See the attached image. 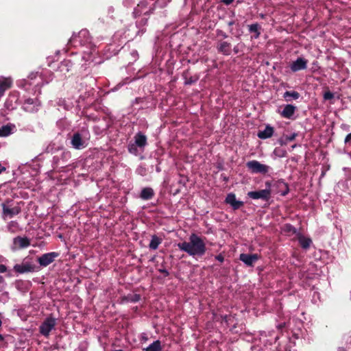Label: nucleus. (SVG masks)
<instances>
[{
  "mask_svg": "<svg viewBox=\"0 0 351 351\" xmlns=\"http://www.w3.org/2000/svg\"><path fill=\"white\" fill-rule=\"evenodd\" d=\"M338 351H346V349H344L343 348H339L338 349Z\"/></svg>",
  "mask_w": 351,
  "mask_h": 351,
  "instance_id": "0e129e2a",
  "label": "nucleus"
},
{
  "mask_svg": "<svg viewBox=\"0 0 351 351\" xmlns=\"http://www.w3.org/2000/svg\"><path fill=\"white\" fill-rule=\"evenodd\" d=\"M284 99L289 102L293 100H297L300 97V95L298 92L292 90V91H285L283 94Z\"/></svg>",
  "mask_w": 351,
  "mask_h": 351,
  "instance_id": "cd10ccee",
  "label": "nucleus"
},
{
  "mask_svg": "<svg viewBox=\"0 0 351 351\" xmlns=\"http://www.w3.org/2000/svg\"><path fill=\"white\" fill-rule=\"evenodd\" d=\"M285 326V323H283V324H278V325L277 326V327H278L279 329H281V328H282Z\"/></svg>",
  "mask_w": 351,
  "mask_h": 351,
  "instance_id": "13d9d810",
  "label": "nucleus"
},
{
  "mask_svg": "<svg viewBox=\"0 0 351 351\" xmlns=\"http://www.w3.org/2000/svg\"><path fill=\"white\" fill-rule=\"evenodd\" d=\"M107 125H105L102 127H100L99 125H95L93 130L96 134L99 135L101 134L107 129Z\"/></svg>",
  "mask_w": 351,
  "mask_h": 351,
  "instance_id": "58836bf2",
  "label": "nucleus"
},
{
  "mask_svg": "<svg viewBox=\"0 0 351 351\" xmlns=\"http://www.w3.org/2000/svg\"><path fill=\"white\" fill-rule=\"evenodd\" d=\"M249 32L250 33L254 34L252 38H253L254 39L258 38V37L261 35L259 25L258 23H254V24L249 25Z\"/></svg>",
  "mask_w": 351,
  "mask_h": 351,
  "instance_id": "72a5a7b5",
  "label": "nucleus"
},
{
  "mask_svg": "<svg viewBox=\"0 0 351 351\" xmlns=\"http://www.w3.org/2000/svg\"><path fill=\"white\" fill-rule=\"evenodd\" d=\"M162 349L160 340H156L147 347L143 348V351H161Z\"/></svg>",
  "mask_w": 351,
  "mask_h": 351,
  "instance_id": "7c9ffc66",
  "label": "nucleus"
},
{
  "mask_svg": "<svg viewBox=\"0 0 351 351\" xmlns=\"http://www.w3.org/2000/svg\"><path fill=\"white\" fill-rule=\"evenodd\" d=\"M222 1L226 5H230L234 1V0H222Z\"/></svg>",
  "mask_w": 351,
  "mask_h": 351,
  "instance_id": "6e6d98bb",
  "label": "nucleus"
},
{
  "mask_svg": "<svg viewBox=\"0 0 351 351\" xmlns=\"http://www.w3.org/2000/svg\"><path fill=\"white\" fill-rule=\"evenodd\" d=\"M123 4L125 6V7H130L133 5V1L132 0H123Z\"/></svg>",
  "mask_w": 351,
  "mask_h": 351,
  "instance_id": "de8ad7c7",
  "label": "nucleus"
},
{
  "mask_svg": "<svg viewBox=\"0 0 351 351\" xmlns=\"http://www.w3.org/2000/svg\"><path fill=\"white\" fill-rule=\"evenodd\" d=\"M154 195V190L150 187H145L141 190L140 197L143 200L151 199Z\"/></svg>",
  "mask_w": 351,
  "mask_h": 351,
  "instance_id": "bb28decb",
  "label": "nucleus"
},
{
  "mask_svg": "<svg viewBox=\"0 0 351 351\" xmlns=\"http://www.w3.org/2000/svg\"><path fill=\"white\" fill-rule=\"evenodd\" d=\"M298 239L300 246L304 250L309 248L312 243L311 239L304 237L301 232L298 235Z\"/></svg>",
  "mask_w": 351,
  "mask_h": 351,
  "instance_id": "393cba45",
  "label": "nucleus"
},
{
  "mask_svg": "<svg viewBox=\"0 0 351 351\" xmlns=\"http://www.w3.org/2000/svg\"><path fill=\"white\" fill-rule=\"evenodd\" d=\"M13 83V80L11 77L0 76V94L3 97L5 90L9 89Z\"/></svg>",
  "mask_w": 351,
  "mask_h": 351,
  "instance_id": "a211bd4d",
  "label": "nucleus"
},
{
  "mask_svg": "<svg viewBox=\"0 0 351 351\" xmlns=\"http://www.w3.org/2000/svg\"><path fill=\"white\" fill-rule=\"evenodd\" d=\"M68 44L75 48L86 49L82 51V58L86 62L93 61V56L96 53V49L92 43V38L87 29H82L77 34H73Z\"/></svg>",
  "mask_w": 351,
  "mask_h": 351,
  "instance_id": "f03ea898",
  "label": "nucleus"
},
{
  "mask_svg": "<svg viewBox=\"0 0 351 351\" xmlns=\"http://www.w3.org/2000/svg\"><path fill=\"white\" fill-rule=\"evenodd\" d=\"M82 98V99H84V97H82V95H80L78 97V99L73 98L72 99H68L67 100L65 99H60L58 101V105L60 106H62L64 109L65 110H71L73 107L76 106L77 108H80V99Z\"/></svg>",
  "mask_w": 351,
  "mask_h": 351,
  "instance_id": "9b49d317",
  "label": "nucleus"
},
{
  "mask_svg": "<svg viewBox=\"0 0 351 351\" xmlns=\"http://www.w3.org/2000/svg\"><path fill=\"white\" fill-rule=\"evenodd\" d=\"M308 61L304 58H298L290 65V69L293 72H298L307 68Z\"/></svg>",
  "mask_w": 351,
  "mask_h": 351,
  "instance_id": "2eb2a0df",
  "label": "nucleus"
},
{
  "mask_svg": "<svg viewBox=\"0 0 351 351\" xmlns=\"http://www.w3.org/2000/svg\"><path fill=\"white\" fill-rule=\"evenodd\" d=\"M234 24V21H229V22L228 23V25L229 26H232V25H233Z\"/></svg>",
  "mask_w": 351,
  "mask_h": 351,
  "instance_id": "052dcab7",
  "label": "nucleus"
},
{
  "mask_svg": "<svg viewBox=\"0 0 351 351\" xmlns=\"http://www.w3.org/2000/svg\"><path fill=\"white\" fill-rule=\"evenodd\" d=\"M278 336L275 337H274V341L276 342V341L278 340Z\"/></svg>",
  "mask_w": 351,
  "mask_h": 351,
  "instance_id": "338daca9",
  "label": "nucleus"
},
{
  "mask_svg": "<svg viewBox=\"0 0 351 351\" xmlns=\"http://www.w3.org/2000/svg\"><path fill=\"white\" fill-rule=\"evenodd\" d=\"M7 271V267L5 265H0V273H4Z\"/></svg>",
  "mask_w": 351,
  "mask_h": 351,
  "instance_id": "603ef678",
  "label": "nucleus"
},
{
  "mask_svg": "<svg viewBox=\"0 0 351 351\" xmlns=\"http://www.w3.org/2000/svg\"><path fill=\"white\" fill-rule=\"evenodd\" d=\"M3 207V217L12 218L15 215H19L21 213V208L19 206H14L13 208H9L4 204H2Z\"/></svg>",
  "mask_w": 351,
  "mask_h": 351,
  "instance_id": "6ab92c4d",
  "label": "nucleus"
},
{
  "mask_svg": "<svg viewBox=\"0 0 351 351\" xmlns=\"http://www.w3.org/2000/svg\"><path fill=\"white\" fill-rule=\"evenodd\" d=\"M40 106V102L37 98H26L22 105V108L30 113H34L38 111Z\"/></svg>",
  "mask_w": 351,
  "mask_h": 351,
  "instance_id": "6e6552de",
  "label": "nucleus"
},
{
  "mask_svg": "<svg viewBox=\"0 0 351 351\" xmlns=\"http://www.w3.org/2000/svg\"><path fill=\"white\" fill-rule=\"evenodd\" d=\"M7 228H8V231H10V232H12V233L16 232L20 230L19 224L16 221H10L8 224Z\"/></svg>",
  "mask_w": 351,
  "mask_h": 351,
  "instance_id": "e433bc0d",
  "label": "nucleus"
},
{
  "mask_svg": "<svg viewBox=\"0 0 351 351\" xmlns=\"http://www.w3.org/2000/svg\"><path fill=\"white\" fill-rule=\"evenodd\" d=\"M131 55L134 59L137 58V57L138 56V52L136 50L132 51L131 52Z\"/></svg>",
  "mask_w": 351,
  "mask_h": 351,
  "instance_id": "5fc2aeb1",
  "label": "nucleus"
},
{
  "mask_svg": "<svg viewBox=\"0 0 351 351\" xmlns=\"http://www.w3.org/2000/svg\"><path fill=\"white\" fill-rule=\"evenodd\" d=\"M179 182H180V183H182V184H183V185H184V184H185V182H182V180H180V181H179Z\"/></svg>",
  "mask_w": 351,
  "mask_h": 351,
  "instance_id": "774afa93",
  "label": "nucleus"
},
{
  "mask_svg": "<svg viewBox=\"0 0 351 351\" xmlns=\"http://www.w3.org/2000/svg\"><path fill=\"white\" fill-rule=\"evenodd\" d=\"M246 167L252 173L266 174L271 169L269 166L262 164L256 160L247 162Z\"/></svg>",
  "mask_w": 351,
  "mask_h": 351,
  "instance_id": "0eeeda50",
  "label": "nucleus"
},
{
  "mask_svg": "<svg viewBox=\"0 0 351 351\" xmlns=\"http://www.w3.org/2000/svg\"><path fill=\"white\" fill-rule=\"evenodd\" d=\"M23 285V282L21 280H17L15 282V287L18 290L22 289Z\"/></svg>",
  "mask_w": 351,
  "mask_h": 351,
  "instance_id": "49530a36",
  "label": "nucleus"
},
{
  "mask_svg": "<svg viewBox=\"0 0 351 351\" xmlns=\"http://www.w3.org/2000/svg\"><path fill=\"white\" fill-rule=\"evenodd\" d=\"M298 147V145L297 144H294L291 147V151L293 150V149H295V147Z\"/></svg>",
  "mask_w": 351,
  "mask_h": 351,
  "instance_id": "680f3d73",
  "label": "nucleus"
},
{
  "mask_svg": "<svg viewBox=\"0 0 351 351\" xmlns=\"http://www.w3.org/2000/svg\"><path fill=\"white\" fill-rule=\"evenodd\" d=\"M283 230L285 232L292 233L293 234H295L297 237L300 233V232L296 228H295L290 223L285 224L284 226Z\"/></svg>",
  "mask_w": 351,
  "mask_h": 351,
  "instance_id": "c9c22d12",
  "label": "nucleus"
},
{
  "mask_svg": "<svg viewBox=\"0 0 351 351\" xmlns=\"http://www.w3.org/2000/svg\"><path fill=\"white\" fill-rule=\"evenodd\" d=\"M162 239L158 237L157 235H152L151 237V240L149 244V247L151 250H156L158 248L159 245L161 244Z\"/></svg>",
  "mask_w": 351,
  "mask_h": 351,
  "instance_id": "c756f323",
  "label": "nucleus"
},
{
  "mask_svg": "<svg viewBox=\"0 0 351 351\" xmlns=\"http://www.w3.org/2000/svg\"><path fill=\"white\" fill-rule=\"evenodd\" d=\"M52 73L49 70L41 73H31L27 79H21L16 81L19 88L23 89L29 94L38 95L41 93V88L48 84L52 80Z\"/></svg>",
  "mask_w": 351,
  "mask_h": 351,
  "instance_id": "f257e3e1",
  "label": "nucleus"
},
{
  "mask_svg": "<svg viewBox=\"0 0 351 351\" xmlns=\"http://www.w3.org/2000/svg\"><path fill=\"white\" fill-rule=\"evenodd\" d=\"M140 298H141V297L139 295L135 294L133 295L132 298L131 299V302H136L139 301Z\"/></svg>",
  "mask_w": 351,
  "mask_h": 351,
  "instance_id": "09e8293b",
  "label": "nucleus"
},
{
  "mask_svg": "<svg viewBox=\"0 0 351 351\" xmlns=\"http://www.w3.org/2000/svg\"><path fill=\"white\" fill-rule=\"evenodd\" d=\"M30 245L29 239L26 237H16L13 239V250L26 248Z\"/></svg>",
  "mask_w": 351,
  "mask_h": 351,
  "instance_id": "4468645a",
  "label": "nucleus"
},
{
  "mask_svg": "<svg viewBox=\"0 0 351 351\" xmlns=\"http://www.w3.org/2000/svg\"><path fill=\"white\" fill-rule=\"evenodd\" d=\"M323 97L325 100H330L334 97V93L327 91L324 93Z\"/></svg>",
  "mask_w": 351,
  "mask_h": 351,
  "instance_id": "ea45409f",
  "label": "nucleus"
},
{
  "mask_svg": "<svg viewBox=\"0 0 351 351\" xmlns=\"http://www.w3.org/2000/svg\"><path fill=\"white\" fill-rule=\"evenodd\" d=\"M147 23V18H143L139 21H136V27L138 29V31L136 32V36H141L145 32V26Z\"/></svg>",
  "mask_w": 351,
  "mask_h": 351,
  "instance_id": "c85d7f7f",
  "label": "nucleus"
},
{
  "mask_svg": "<svg viewBox=\"0 0 351 351\" xmlns=\"http://www.w3.org/2000/svg\"><path fill=\"white\" fill-rule=\"evenodd\" d=\"M215 259L221 263H223L224 261V257L222 254H220L215 256Z\"/></svg>",
  "mask_w": 351,
  "mask_h": 351,
  "instance_id": "8fccbe9b",
  "label": "nucleus"
},
{
  "mask_svg": "<svg viewBox=\"0 0 351 351\" xmlns=\"http://www.w3.org/2000/svg\"><path fill=\"white\" fill-rule=\"evenodd\" d=\"M5 170V168L0 164V174Z\"/></svg>",
  "mask_w": 351,
  "mask_h": 351,
  "instance_id": "4d7b16f0",
  "label": "nucleus"
},
{
  "mask_svg": "<svg viewBox=\"0 0 351 351\" xmlns=\"http://www.w3.org/2000/svg\"><path fill=\"white\" fill-rule=\"evenodd\" d=\"M149 339L147 335L145 332H143L140 335V341L141 342H146Z\"/></svg>",
  "mask_w": 351,
  "mask_h": 351,
  "instance_id": "a19ab883",
  "label": "nucleus"
},
{
  "mask_svg": "<svg viewBox=\"0 0 351 351\" xmlns=\"http://www.w3.org/2000/svg\"><path fill=\"white\" fill-rule=\"evenodd\" d=\"M158 271L160 273L163 274L165 277H167L169 275V271L167 269H165V268L158 269Z\"/></svg>",
  "mask_w": 351,
  "mask_h": 351,
  "instance_id": "a18cd8bd",
  "label": "nucleus"
},
{
  "mask_svg": "<svg viewBox=\"0 0 351 351\" xmlns=\"http://www.w3.org/2000/svg\"><path fill=\"white\" fill-rule=\"evenodd\" d=\"M73 64L74 62L73 60L70 59H65L60 62L58 66V71L65 75L70 71Z\"/></svg>",
  "mask_w": 351,
  "mask_h": 351,
  "instance_id": "5701e85b",
  "label": "nucleus"
},
{
  "mask_svg": "<svg viewBox=\"0 0 351 351\" xmlns=\"http://www.w3.org/2000/svg\"><path fill=\"white\" fill-rule=\"evenodd\" d=\"M182 77L184 80V84L186 86L191 85L197 82L199 80V75H195L193 76H189L188 72H184L182 75Z\"/></svg>",
  "mask_w": 351,
  "mask_h": 351,
  "instance_id": "2f4dec72",
  "label": "nucleus"
},
{
  "mask_svg": "<svg viewBox=\"0 0 351 351\" xmlns=\"http://www.w3.org/2000/svg\"><path fill=\"white\" fill-rule=\"evenodd\" d=\"M233 51L235 53H238V52H239L238 47L237 46L234 47L233 49Z\"/></svg>",
  "mask_w": 351,
  "mask_h": 351,
  "instance_id": "bf43d9fd",
  "label": "nucleus"
},
{
  "mask_svg": "<svg viewBox=\"0 0 351 351\" xmlns=\"http://www.w3.org/2000/svg\"><path fill=\"white\" fill-rule=\"evenodd\" d=\"M274 129L272 126L267 125L263 130H259L257 136L261 139H267L273 136Z\"/></svg>",
  "mask_w": 351,
  "mask_h": 351,
  "instance_id": "412c9836",
  "label": "nucleus"
},
{
  "mask_svg": "<svg viewBox=\"0 0 351 351\" xmlns=\"http://www.w3.org/2000/svg\"><path fill=\"white\" fill-rule=\"evenodd\" d=\"M217 49L218 52L223 55L229 56L231 53V44L226 41L220 42L218 44Z\"/></svg>",
  "mask_w": 351,
  "mask_h": 351,
  "instance_id": "4be33fe9",
  "label": "nucleus"
},
{
  "mask_svg": "<svg viewBox=\"0 0 351 351\" xmlns=\"http://www.w3.org/2000/svg\"><path fill=\"white\" fill-rule=\"evenodd\" d=\"M137 147H138L134 142L130 143L128 146V149L130 154H134V155H137L138 153V150Z\"/></svg>",
  "mask_w": 351,
  "mask_h": 351,
  "instance_id": "4c0bfd02",
  "label": "nucleus"
},
{
  "mask_svg": "<svg viewBox=\"0 0 351 351\" xmlns=\"http://www.w3.org/2000/svg\"><path fill=\"white\" fill-rule=\"evenodd\" d=\"M58 256V253L55 252L45 253L38 258V263L42 267H47L53 263Z\"/></svg>",
  "mask_w": 351,
  "mask_h": 351,
  "instance_id": "9d476101",
  "label": "nucleus"
},
{
  "mask_svg": "<svg viewBox=\"0 0 351 351\" xmlns=\"http://www.w3.org/2000/svg\"><path fill=\"white\" fill-rule=\"evenodd\" d=\"M134 143L138 147L143 149L147 145V137L141 132H138L134 136Z\"/></svg>",
  "mask_w": 351,
  "mask_h": 351,
  "instance_id": "b1692460",
  "label": "nucleus"
},
{
  "mask_svg": "<svg viewBox=\"0 0 351 351\" xmlns=\"http://www.w3.org/2000/svg\"><path fill=\"white\" fill-rule=\"evenodd\" d=\"M143 101H144V99H143V98H141V97L136 98V99L132 101V106H134L136 104H142Z\"/></svg>",
  "mask_w": 351,
  "mask_h": 351,
  "instance_id": "37998d69",
  "label": "nucleus"
},
{
  "mask_svg": "<svg viewBox=\"0 0 351 351\" xmlns=\"http://www.w3.org/2000/svg\"><path fill=\"white\" fill-rule=\"evenodd\" d=\"M287 154V151L281 147H276L272 152V156L275 158H284Z\"/></svg>",
  "mask_w": 351,
  "mask_h": 351,
  "instance_id": "f704fd0d",
  "label": "nucleus"
},
{
  "mask_svg": "<svg viewBox=\"0 0 351 351\" xmlns=\"http://www.w3.org/2000/svg\"><path fill=\"white\" fill-rule=\"evenodd\" d=\"M272 186L274 187L272 191L274 193L280 194L282 196H285L289 192L288 184L282 179L278 180L273 184H271V187Z\"/></svg>",
  "mask_w": 351,
  "mask_h": 351,
  "instance_id": "1a4fd4ad",
  "label": "nucleus"
},
{
  "mask_svg": "<svg viewBox=\"0 0 351 351\" xmlns=\"http://www.w3.org/2000/svg\"><path fill=\"white\" fill-rule=\"evenodd\" d=\"M266 188L260 191H249L247 196L252 199H262L263 201H269L271 198L272 192L271 182L267 181L265 182Z\"/></svg>",
  "mask_w": 351,
  "mask_h": 351,
  "instance_id": "39448f33",
  "label": "nucleus"
},
{
  "mask_svg": "<svg viewBox=\"0 0 351 351\" xmlns=\"http://www.w3.org/2000/svg\"><path fill=\"white\" fill-rule=\"evenodd\" d=\"M4 282V278L0 276V283H3Z\"/></svg>",
  "mask_w": 351,
  "mask_h": 351,
  "instance_id": "e2e57ef3",
  "label": "nucleus"
},
{
  "mask_svg": "<svg viewBox=\"0 0 351 351\" xmlns=\"http://www.w3.org/2000/svg\"><path fill=\"white\" fill-rule=\"evenodd\" d=\"M16 126L14 124L8 123L0 127V137H8L16 132Z\"/></svg>",
  "mask_w": 351,
  "mask_h": 351,
  "instance_id": "aec40b11",
  "label": "nucleus"
},
{
  "mask_svg": "<svg viewBox=\"0 0 351 351\" xmlns=\"http://www.w3.org/2000/svg\"><path fill=\"white\" fill-rule=\"evenodd\" d=\"M90 138V135L88 130L82 128L70 135V145L75 149H83L88 145Z\"/></svg>",
  "mask_w": 351,
  "mask_h": 351,
  "instance_id": "20e7f679",
  "label": "nucleus"
},
{
  "mask_svg": "<svg viewBox=\"0 0 351 351\" xmlns=\"http://www.w3.org/2000/svg\"><path fill=\"white\" fill-rule=\"evenodd\" d=\"M297 110V107L293 104H286L283 106L281 111L278 110L279 114L283 118L293 119Z\"/></svg>",
  "mask_w": 351,
  "mask_h": 351,
  "instance_id": "ddd939ff",
  "label": "nucleus"
},
{
  "mask_svg": "<svg viewBox=\"0 0 351 351\" xmlns=\"http://www.w3.org/2000/svg\"><path fill=\"white\" fill-rule=\"evenodd\" d=\"M3 340V336L0 334V341Z\"/></svg>",
  "mask_w": 351,
  "mask_h": 351,
  "instance_id": "69168bd1",
  "label": "nucleus"
},
{
  "mask_svg": "<svg viewBox=\"0 0 351 351\" xmlns=\"http://www.w3.org/2000/svg\"><path fill=\"white\" fill-rule=\"evenodd\" d=\"M57 319L51 315L47 317L39 326V332L45 337H49L51 331L55 329Z\"/></svg>",
  "mask_w": 351,
  "mask_h": 351,
  "instance_id": "423d86ee",
  "label": "nucleus"
},
{
  "mask_svg": "<svg viewBox=\"0 0 351 351\" xmlns=\"http://www.w3.org/2000/svg\"><path fill=\"white\" fill-rule=\"evenodd\" d=\"M346 186L349 191V193L351 194V180H349L346 182Z\"/></svg>",
  "mask_w": 351,
  "mask_h": 351,
  "instance_id": "864d4df0",
  "label": "nucleus"
},
{
  "mask_svg": "<svg viewBox=\"0 0 351 351\" xmlns=\"http://www.w3.org/2000/svg\"><path fill=\"white\" fill-rule=\"evenodd\" d=\"M146 2L145 1H141L137 6L134 8L133 14L136 17L138 15H141V14H146L147 13V10H144V8H146Z\"/></svg>",
  "mask_w": 351,
  "mask_h": 351,
  "instance_id": "473e14b6",
  "label": "nucleus"
},
{
  "mask_svg": "<svg viewBox=\"0 0 351 351\" xmlns=\"http://www.w3.org/2000/svg\"><path fill=\"white\" fill-rule=\"evenodd\" d=\"M259 259L257 254H241L239 260L242 261L246 266L253 267L254 263Z\"/></svg>",
  "mask_w": 351,
  "mask_h": 351,
  "instance_id": "f8f14e48",
  "label": "nucleus"
},
{
  "mask_svg": "<svg viewBox=\"0 0 351 351\" xmlns=\"http://www.w3.org/2000/svg\"><path fill=\"white\" fill-rule=\"evenodd\" d=\"M13 269L18 274H25L34 271V266L29 263H22L21 264H16Z\"/></svg>",
  "mask_w": 351,
  "mask_h": 351,
  "instance_id": "dca6fc26",
  "label": "nucleus"
},
{
  "mask_svg": "<svg viewBox=\"0 0 351 351\" xmlns=\"http://www.w3.org/2000/svg\"><path fill=\"white\" fill-rule=\"evenodd\" d=\"M216 33L217 36H221L223 38H228L227 34L223 32L222 30L217 29Z\"/></svg>",
  "mask_w": 351,
  "mask_h": 351,
  "instance_id": "79ce46f5",
  "label": "nucleus"
},
{
  "mask_svg": "<svg viewBox=\"0 0 351 351\" xmlns=\"http://www.w3.org/2000/svg\"><path fill=\"white\" fill-rule=\"evenodd\" d=\"M260 335L261 336H271V333L272 332L271 331H269L268 332H267L266 331H260Z\"/></svg>",
  "mask_w": 351,
  "mask_h": 351,
  "instance_id": "3c124183",
  "label": "nucleus"
},
{
  "mask_svg": "<svg viewBox=\"0 0 351 351\" xmlns=\"http://www.w3.org/2000/svg\"><path fill=\"white\" fill-rule=\"evenodd\" d=\"M178 247L182 252H186L193 257H202L206 252V243L197 234L192 233L188 241L178 243Z\"/></svg>",
  "mask_w": 351,
  "mask_h": 351,
  "instance_id": "7ed1b4c3",
  "label": "nucleus"
},
{
  "mask_svg": "<svg viewBox=\"0 0 351 351\" xmlns=\"http://www.w3.org/2000/svg\"><path fill=\"white\" fill-rule=\"evenodd\" d=\"M226 202L230 205L234 210H237L243 206V202L237 200L234 193H229L226 198Z\"/></svg>",
  "mask_w": 351,
  "mask_h": 351,
  "instance_id": "f3484780",
  "label": "nucleus"
},
{
  "mask_svg": "<svg viewBox=\"0 0 351 351\" xmlns=\"http://www.w3.org/2000/svg\"><path fill=\"white\" fill-rule=\"evenodd\" d=\"M344 143L346 145H351V132L349 133L345 138Z\"/></svg>",
  "mask_w": 351,
  "mask_h": 351,
  "instance_id": "c03bdc74",
  "label": "nucleus"
},
{
  "mask_svg": "<svg viewBox=\"0 0 351 351\" xmlns=\"http://www.w3.org/2000/svg\"><path fill=\"white\" fill-rule=\"evenodd\" d=\"M298 136V133L293 132L289 135H284L278 140L280 146L286 145L289 142L293 141Z\"/></svg>",
  "mask_w": 351,
  "mask_h": 351,
  "instance_id": "a878e982",
  "label": "nucleus"
}]
</instances>
